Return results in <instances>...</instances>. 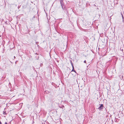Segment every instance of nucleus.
Instances as JSON below:
<instances>
[{
    "instance_id": "f03ea898",
    "label": "nucleus",
    "mask_w": 124,
    "mask_h": 124,
    "mask_svg": "<svg viewBox=\"0 0 124 124\" xmlns=\"http://www.w3.org/2000/svg\"><path fill=\"white\" fill-rule=\"evenodd\" d=\"M60 2L61 5L63 4V1L62 0H60Z\"/></svg>"
},
{
    "instance_id": "0eeeda50",
    "label": "nucleus",
    "mask_w": 124,
    "mask_h": 124,
    "mask_svg": "<svg viewBox=\"0 0 124 124\" xmlns=\"http://www.w3.org/2000/svg\"><path fill=\"white\" fill-rule=\"evenodd\" d=\"M71 64L72 66H73V65L72 63H71Z\"/></svg>"
},
{
    "instance_id": "9b49d317",
    "label": "nucleus",
    "mask_w": 124,
    "mask_h": 124,
    "mask_svg": "<svg viewBox=\"0 0 124 124\" xmlns=\"http://www.w3.org/2000/svg\"><path fill=\"white\" fill-rule=\"evenodd\" d=\"M0 124H2V123L0 121Z\"/></svg>"
},
{
    "instance_id": "423d86ee",
    "label": "nucleus",
    "mask_w": 124,
    "mask_h": 124,
    "mask_svg": "<svg viewBox=\"0 0 124 124\" xmlns=\"http://www.w3.org/2000/svg\"><path fill=\"white\" fill-rule=\"evenodd\" d=\"M84 62L85 63H86V61L85 60L84 61Z\"/></svg>"
},
{
    "instance_id": "f257e3e1",
    "label": "nucleus",
    "mask_w": 124,
    "mask_h": 124,
    "mask_svg": "<svg viewBox=\"0 0 124 124\" xmlns=\"http://www.w3.org/2000/svg\"><path fill=\"white\" fill-rule=\"evenodd\" d=\"M103 104H101L100 106L99 107L98 109L100 110H102V109L103 108Z\"/></svg>"
},
{
    "instance_id": "39448f33",
    "label": "nucleus",
    "mask_w": 124,
    "mask_h": 124,
    "mask_svg": "<svg viewBox=\"0 0 124 124\" xmlns=\"http://www.w3.org/2000/svg\"><path fill=\"white\" fill-rule=\"evenodd\" d=\"M73 71L74 72L76 73V71L74 69H72V70L71 71Z\"/></svg>"
},
{
    "instance_id": "6e6552de",
    "label": "nucleus",
    "mask_w": 124,
    "mask_h": 124,
    "mask_svg": "<svg viewBox=\"0 0 124 124\" xmlns=\"http://www.w3.org/2000/svg\"><path fill=\"white\" fill-rule=\"evenodd\" d=\"M72 68H73V69H74V66H72Z\"/></svg>"
},
{
    "instance_id": "9d476101",
    "label": "nucleus",
    "mask_w": 124,
    "mask_h": 124,
    "mask_svg": "<svg viewBox=\"0 0 124 124\" xmlns=\"http://www.w3.org/2000/svg\"><path fill=\"white\" fill-rule=\"evenodd\" d=\"M14 59H15V58L16 57H15V56H14Z\"/></svg>"
},
{
    "instance_id": "20e7f679",
    "label": "nucleus",
    "mask_w": 124,
    "mask_h": 124,
    "mask_svg": "<svg viewBox=\"0 0 124 124\" xmlns=\"http://www.w3.org/2000/svg\"><path fill=\"white\" fill-rule=\"evenodd\" d=\"M6 111H3V114L4 115H6Z\"/></svg>"
},
{
    "instance_id": "7ed1b4c3",
    "label": "nucleus",
    "mask_w": 124,
    "mask_h": 124,
    "mask_svg": "<svg viewBox=\"0 0 124 124\" xmlns=\"http://www.w3.org/2000/svg\"><path fill=\"white\" fill-rule=\"evenodd\" d=\"M61 5L62 6V9H64V7H63L64 6L63 4H62V5Z\"/></svg>"
},
{
    "instance_id": "1a4fd4ad",
    "label": "nucleus",
    "mask_w": 124,
    "mask_h": 124,
    "mask_svg": "<svg viewBox=\"0 0 124 124\" xmlns=\"http://www.w3.org/2000/svg\"><path fill=\"white\" fill-rule=\"evenodd\" d=\"M4 124H8L6 122H5Z\"/></svg>"
}]
</instances>
